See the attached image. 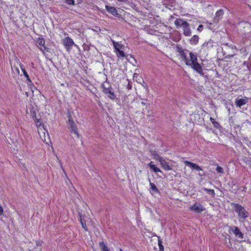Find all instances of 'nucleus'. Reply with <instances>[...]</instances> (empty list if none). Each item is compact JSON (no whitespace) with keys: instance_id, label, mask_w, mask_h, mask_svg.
<instances>
[{"instance_id":"4be33fe9","label":"nucleus","mask_w":251,"mask_h":251,"mask_svg":"<svg viewBox=\"0 0 251 251\" xmlns=\"http://www.w3.org/2000/svg\"><path fill=\"white\" fill-rule=\"evenodd\" d=\"M150 186H151V189L152 191H153V192H154L155 193H158L159 192L158 189L157 188V187L156 186V185L154 183H151V182H150Z\"/></svg>"},{"instance_id":"a19ab883","label":"nucleus","mask_w":251,"mask_h":251,"mask_svg":"<svg viewBox=\"0 0 251 251\" xmlns=\"http://www.w3.org/2000/svg\"><path fill=\"white\" fill-rule=\"evenodd\" d=\"M247 188L245 186L243 187V189L242 191H246Z\"/></svg>"},{"instance_id":"6e6552de","label":"nucleus","mask_w":251,"mask_h":251,"mask_svg":"<svg viewBox=\"0 0 251 251\" xmlns=\"http://www.w3.org/2000/svg\"><path fill=\"white\" fill-rule=\"evenodd\" d=\"M190 209L198 213H201L205 210V208L200 203L197 205V203H196L194 205L190 207Z\"/></svg>"},{"instance_id":"9b49d317","label":"nucleus","mask_w":251,"mask_h":251,"mask_svg":"<svg viewBox=\"0 0 251 251\" xmlns=\"http://www.w3.org/2000/svg\"><path fill=\"white\" fill-rule=\"evenodd\" d=\"M160 164L163 168H164L165 170H172V167L169 165V163L166 162L163 158L160 160Z\"/></svg>"},{"instance_id":"0eeeda50","label":"nucleus","mask_w":251,"mask_h":251,"mask_svg":"<svg viewBox=\"0 0 251 251\" xmlns=\"http://www.w3.org/2000/svg\"><path fill=\"white\" fill-rule=\"evenodd\" d=\"M74 44V42L73 40L70 38L69 37H67L65 38L64 40V45L66 47V49L67 50H70L72 46Z\"/></svg>"},{"instance_id":"a211bd4d","label":"nucleus","mask_w":251,"mask_h":251,"mask_svg":"<svg viewBox=\"0 0 251 251\" xmlns=\"http://www.w3.org/2000/svg\"><path fill=\"white\" fill-rule=\"evenodd\" d=\"M184 163L186 166H188L190 168H191L192 169H195V167H197L198 165H197L195 163H192L191 162L188 161H184Z\"/></svg>"},{"instance_id":"72a5a7b5","label":"nucleus","mask_w":251,"mask_h":251,"mask_svg":"<svg viewBox=\"0 0 251 251\" xmlns=\"http://www.w3.org/2000/svg\"><path fill=\"white\" fill-rule=\"evenodd\" d=\"M3 209L2 206L0 205V216L3 215Z\"/></svg>"},{"instance_id":"423d86ee","label":"nucleus","mask_w":251,"mask_h":251,"mask_svg":"<svg viewBox=\"0 0 251 251\" xmlns=\"http://www.w3.org/2000/svg\"><path fill=\"white\" fill-rule=\"evenodd\" d=\"M69 126V128L70 129V131L72 133H74L77 137H78V129L74 122L73 120H69V121L67 122Z\"/></svg>"},{"instance_id":"aec40b11","label":"nucleus","mask_w":251,"mask_h":251,"mask_svg":"<svg viewBox=\"0 0 251 251\" xmlns=\"http://www.w3.org/2000/svg\"><path fill=\"white\" fill-rule=\"evenodd\" d=\"M99 246L100 248L101 251H109L107 247L103 242H100Z\"/></svg>"},{"instance_id":"a18cd8bd","label":"nucleus","mask_w":251,"mask_h":251,"mask_svg":"<svg viewBox=\"0 0 251 251\" xmlns=\"http://www.w3.org/2000/svg\"><path fill=\"white\" fill-rule=\"evenodd\" d=\"M40 50L43 51V50L42 48H41Z\"/></svg>"},{"instance_id":"f8f14e48","label":"nucleus","mask_w":251,"mask_h":251,"mask_svg":"<svg viewBox=\"0 0 251 251\" xmlns=\"http://www.w3.org/2000/svg\"><path fill=\"white\" fill-rule=\"evenodd\" d=\"M105 8H106V9L107 10V11L109 13L112 14V15H113L114 16H118V14L117 13V11L116 9L114 7L111 6H108V5H106L105 6Z\"/></svg>"},{"instance_id":"c9c22d12","label":"nucleus","mask_w":251,"mask_h":251,"mask_svg":"<svg viewBox=\"0 0 251 251\" xmlns=\"http://www.w3.org/2000/svg\"><path fill=\"white\" fill-rule=\"evenodd\" d=\"M231 185H232L231 187L233 188L234 186H235L236 183L234 181H232L231 182Z\"/></svg>"},{"instance_id":"f704fd0d","label":"nucleus","mask_w":251,"mask_h":251,"mask_svg":"<svg viewBox=\"0 0 251 251\" xmlns=\"http://www.w3.org/2000/svg\"><path fill=\"white\" fill-rule=\"evenodd\" d=\"M43 242L42 241H37L36 242V245L38 246H41L42 245Z\"/></svg>"},{"instance_id":"473e14b6","label":"nucleus","mask_w":251,"mask_h":251,"mask_svg":"<svg viewBox=\"0 0 251 251\" xmlns=\"http://www.w3.org/2000/svg\"><path fill=\"white\" fill-rule=\"evenodd\" d=\"M194 170L198 171H200L202 170V169L199 165H197V167H195Z\"/></svg>"},{"instance_id":"39448f33","label":"nucleus","mask_w":251,"mask_h":251,"mask_svg":"<svg viewBox=\"0 0 251 251\" xmlns=\"http://www.w3.org/2000/svg\"><path fill=\"white\" fill-rule=\"evenodd\" d=\"M112 43L115 49L117 51V54L121 57H125V54L124 51L121 50L122 49H124V46L122 44L114 41H113Z\"/></svg>"},{"instance_id":"dca6fc26","label":"nucleus","mask_w":251,"mask_h":251,"mask_svg":"<svg viewBox=\"0 0 251 251\" xmlns=\"http://www.w3.org/2000/svg\"><path fill=\"white\" fill-rule=\"evenodd\" d=\"M151 155L153 156V158L154 159H156L157 160H158L160 162V160H161L163 158L159 156V154L155 151H151Z\"/></svg>"},{"instance_id":"4468645a","label":"nucleus","mask_w":251,"mask_h":251,"mask_svg":"<svg viewBox=\"0 0 251 251\" xmlns=\"http://www.w3.org/2000/svg\"><path fill=\"white\" fill-rule=\"evenodd\" d=\"M185 51L188 52L189 50H183V51H181V52L179 53V54L182 60L185 62V64H186V62L189 61V59H188L187 58Z\"/></svg>"},{"instance_id":"393cba45","label":"nucleus","mask_w":251,"mask_h":251,"mask_svg":"<svg viewBox=\"0 0 251 251\" xmlns=\"http://www.w3.org/2000/svg\"><path fill=\"white\" fill-rule=\"evenodd\" d=\"M32 116L34 118V120L35 122L37 123H39L40 124H41L40 121H39V120L36 117V112L35 111H33L31 112Z\"/></svg>"},{"instance_id":"f3484780","label":"nucleus","mask_w":251,"mask_h":251,"mask_svg":"<svg viewBox=\"0 0 251 251\" xmlns=\"http://www.w3.org/2000/svg\"><path fill=\"white\" fill-rule=\"evenodd\" d=\"M199 36L198 35H194L190 40L191 44H197L199 41Z\"/></svg>"},{"instance_id":"79ce46f5","label":"nucleus","mask_w":251,"mask_h":251,"mask_svg":"<svg viewBox=\"0 0 251 251\" xmlns=\"http://www.w3.org/2000/svg\"><path fill=\"white\" fill-rule=\"evenodd\" d=\"M239 189H240V188H239V187L237 186L236 187V188L235 189V190L237 191L239 190Z\"/></svg>"},{"instance_id":"5701e85b","label":"nucleus","mask_w":251,"mask_h":251,"mask_svg":"<svg viewBox=\"0 0 251 251\" xmlns=\"http://www.w3.org/2000/svg\"><path fill=\"white\" fill-rule=\"evenodd\" d=\"M158 243L160 251H164V247L162 244V241L160 237H158Z\"/></svg>"},{"instance_id":"f03ea898","label":"nucleus","mask_w":251,"mask_h":251,"mask_svg":"<svg viewBox=\"0 0 251 251\" xmlns=\"http://www.w3.org/2000/svg\"><path fill=\"white\" fill-rule=\"evenodd\" d=\"M176 27H182L183 34L186 36H190L192 34L189 24L185 21L181 19H176L175 22Z\"/></svg>"},{"instance_id":"1a4fd4ad","label":"nucleus","mask_w":251,"mask_h":251,"mask_svg":"<svg viewBox=\"0 0 251 251\" xmlns=\"http://www.w3.org/2000/svg\"><path fill=\"white\" fill-rule=\"evenodd\" d=\"M248 102V99L247 97L242 99H237L235 101L236 105L241 107L242 105L245 104Z\"/></svg>"},{"instance_id":"c756f323","label":"nucleus","mask_w":251,"mask_h":251,"mask_svg":"<svg viewBox=\"0 0 251 251\" xmlns=\"http://www.w3.org/2000/svg\"><path fill=\"white\" fill-rule=\"evenodd\" d=\"M216 171L219 173H224V170L220 166H217L216 168Z\"/></svg>"},{"instance_id":"cd10ccee","label":"nucleus","mask_w":251,"mask_h":251,"mask_svg":"<svg viewBox=\"0 0 251 251\" xmlns=\"http://www.w3.org/2000/svg\"><path fill=\"white\" fill-rule=\"evenodd\" d=\"M213 125L214 127L216 128L220 129L221 127L220 125L217 122H213Z\"/></svg>"},{"instance_id":"20e7f679","label":"nucleus","mask_w":251,"mask_h":251,"mask_svg":"<svg viewBox=\"0 0 251 251\" xmlns=\"http://www.w3.org/2000/svg\"><path fill=\"white\" fill-rule=\"evenodd\" d=\"M107 86L105 84H102L101 85L102 89V92L107 95V96L112 100H114L116 97L114 93L111 89L112 88L110 86L109 83H107Z\"/></svg>"},{"instance_id":"6ab92c4d","label":"nucleus","mask_w":251,"mask_h":251,"mask_svg":"<svg viewBox=\"0 0 251 251\" xmlns=\"http://www.w3.org/2000/svg\"><path fill=\"white\" fill-rule=\"evenodd\" d=\"M80 222L81 223L82 227L84 229V230L85 231H88V228L87 227L85 221L84 220V218H82L81 215H80Z\"/></svg>"},{"instance_id":"9d476101","label":"nucleus","mask_w":251,"mask_h":251,"mask_svg":"<svg viewBox=\"0 0 251 251\" xmlns=\"http://www.w3.org/2000/svg\"><path fill=\"white\" fill-rule=\"evenodd\" d=\"M234 234L241 239L243 238V234L241 232L240 229L237 226H233L231 229Z\"/></svg>"},{"instance_id":"2eb2a0df","label":"nucleus","mask_w":251,"mask_h":251,"mask_svg":"<svg viewBox=\"0 0 251 251\" xmlns=\"http://www.w3.org/2000/svg\"><path fill=\"white\" fill-rule=\"evenodd\" d=\"M149 166L152 169L155 173L160 172L162 173L160 169L155 166V165L152 164V162H151L149 164Z\"/></svg>"},{"instance_id":"4c0bfd02","label":"nucleus","mask_w":251,"mask_h":251,"mask_svg":"<svg viewBox=\"0 0 251 251\" xmlns=\"http://www.w3.org/2000/svg\"><path fill=\"white\" fill-rule=\"evenodd\" d=\"M202 27H203V25H200L199 26L198 28V30L199 31H201V28H202Z\"/></svg>"},{"instance_id":"f257e3e1","label":"nucleus","mask_w":251,"mask_h":251,"mask_svg":"<svg viewBox=\"0 0 251 251\" xmlns=\"http://www.w3.org/2000/svg\"><path fill=\"white\" fill-rule=\"evenodd\" d=\"M190 59L189 61L186 62V65L191 67L193 70L203 76L204 73L202 72V69L201 65L198 62L197 54L196 53L189 52Z\"/></svg>"},{"instance_id":"ddd939ff","label":"nucleus","mask_w":251,"mask_h":251,"mask_svg":"<svg viewBox=\"0 0 251 251\" xmlns=\"http://www.w3.org/2000/svg\"><path fill=\"white\" fill-rule=\"evenodd\" d=\"M37 43L39 45H40L41 46H42L43 47L44 50H46L48 52L49 51L50 49L49 48L46 47L45 46V41L44 39L38 38V39L37 40Z\"/></svg>"},{"instance_id":"49530a36","label":"nucleus","mask_w":251,"mask_h":251,"mask_svg":"<svg viewBox=\"0 0 251 251\" xmlns=\"http://www.w3.org/2000/svg\"><path fill=\"white\" fill-rule=\"evenodd\" d=\"M119 251H123L122 249H120Z\"/></svg>"},{"instance_id":"a878e982","label":"nucleus","mask_w":251,"mask_h":251,"mask_svg":"<svg viewBox=\"0 0 251 251\" xmlns=\"http://www.w3.org/2000/svg\"><path fill=\"white\" fill-rule=\"evenodd\" d=\"M83 49L84 50L89 51L90 50V46L86 43H84L82 45Z\"/></svg>"},{"instance_id":"bb28decb","label":"nucleus","mask_w":251,"mask_h":251,"mask_svg":"<svg viewBox=\"0 0 251 251\" xmlns=\"http://www.w3.org/2000/svg\"><path fill=\"white\" fill-rule=\"evenodd\" d=\"M204 190L207 192L208 193H210L212 195L214 196L215 195V192L214 190L207 189V188H204Z\"/></svg>"},{"instance_id":"c03bdc74","label":"nucleus","mask_w":251,"mask_h":251,"mask_svg":"<svg viewBox=\"0 0 251 251\" xmlns=\"http://www.w3.org/2000/svg\"><path fill=\"white\" fill-rule=\"evenodd\" d=\"M199 175L200 176H202L203 175L201 174V173H199Z\"/></svg>"},{"instance_id":"c85d7f7f","label":"nucleus","mask_w":251,"mask_h":251,"mask_svg":"<svg viewBox=\"0 0 251 251\" xmlns=\"http://www.w3.org/2000/svg\"><path fill=\"white\" fill-rule=\"evenodd\" d=\"M65 2L69 5H74L75 4V0H65Z\"/></svg>"},{"instance_id":"37998d69","label":"nucleus","mask_w":251,"mask_h":251,"mask_svg":"<svg viewBox=\"0 0 251 251\" xmlns=\"http://www.w3.org/2000/svg\"><path fill=\"white\" fill-rule=\"evenodd\" d=\"M141 103H142V104H143V105H145V104H146V103H145L144 101H142V102H141Z\"/></svg>"},{"instance_id":"412c9836","label":"nucleus","mask_w":251,"mask_h":251,"mask_svg":"<svg viewBox=\"0 0 251 251\" xmlns=\"http://www.w3.org/2000/svg\"><path fill=\"white\" fill-rule=\"evenodd\" d=\"M224 14L223 10L222 9H220L218 10L216 13V17L218 18V20L221 18L222 16Z\"/></svg>"},{"instance_id":"7c9ffc66","label":"nucleus","mask_w":251,"mask_h":251,"mask_svg":"<svg viewBox=\"0 0 251 251\" xmlns=\"http://www.w3.org/2000/svg\"><path fill=\"white\" fill-rule=\"evenodd\" d=\"M67 117L68 118V121H69V120H73L72 117V112L70 111H68L67 112Z\"/></svg>"},{"instance_id":"58836bf2","label":"nucleus","mask_w":251,"mask_h":251,"mask_svg":"<svg viewBox=\"0 0 251 251\" xmlns=\"http://www.w3.org/2000/svg\"><path fill=\"white\" fill-rule=\"evenodd\" d=\"M210 121L212 123H213V122H215V121L214 120V119L213 118H212V117H211V118H210Z\"/></svg>"},{"instance_id":"7ed1b4c3","label":"nucleus","mask_w":251,"mask_h":251,"mask_svg":"<svg viewBox=\"0 0 251 251\" xmlns=\"http://www.w3.org/2000/svg\"><path fill=\"white\" fill-rule=\"evenodd\" d=\"M231 205L234 211L238 214L239 219H245L249 217V212L242 205L235 203H232Z\"/></svg>"},{"instance_id":"2f4dec72","label":"nucleus","mask_w":251,"mask_h":251,"mask_svg":"<svg viewBox=\"0 0 251 251\" xmlns=\"http://www.w3.org/2000/svg\"><path fill=\"white\" fill-rule=\"evenodd\" d=\"M176 51L179 52V53L181 52V51H183L184 50L179 45L176 46Z\"/></svg>"},{"instance_id":"e433bc0d","label":"nucleus","mask_w":251,"mask_h":251,"mask_svg":"<svg viewBox=\"0 0 251 251\" xmlns=\"http://www.w3.org/2000/svg\"><path fill=\"white\" fill-rule=\"evenodd\" d=\"M26 80L28 81V82L31 83V80L29 77V76H28L26 77Z\"/></svg>"},{"instance_id":"b1692460","label":"nucleus","mask_w":251,"mask_h":251,"mask_svg":"<svg viewBox=\"0 0 251 251\" xmlns=\"http://www.w3.org/2000/svg\"><path fill=\"white\" fill-rule=\"evenodd\" d=\"M20 67H21V70H22V72H23V74H24V76H25V77H27L28 76H29V75H28L27 73L26 72V71L25 69V68L24 67L23 65H22V64H21L20 63Z\"/></svg>"},{"instance_id":"ea45409f","label":"nucleus","mask_w":251,"mask_h":251,"mask_svg":"<svg viewBox=\"0 0 251 251\" xmlns=\"http://www.w3.org/2000/svg\"><path fill=\"white\" fill-rule=\"evenodd\" d=\"M15 70L17 71V72H18V74H19L20 73V71H19V70L18 69V68L17 67H14Z\"/></svg>"}]
</instances>
